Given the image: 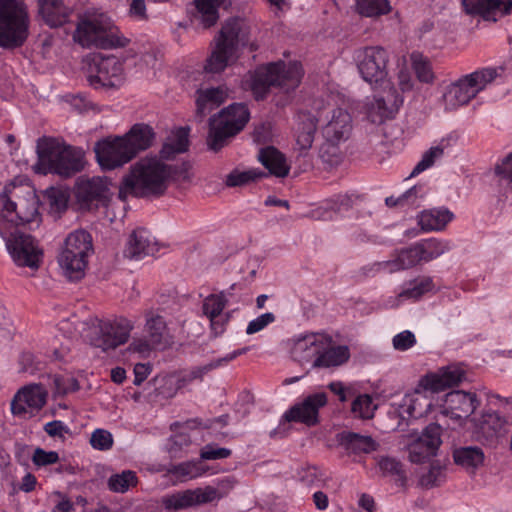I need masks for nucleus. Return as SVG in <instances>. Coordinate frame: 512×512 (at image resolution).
Returning a JSON list of instances; mask_svg holds the SVG:
<instances>
[{
	"mask_svg": "<svg viewBox=\"0 0 512 512\" xmlns=\"http://www.w3.org/2000/svg\"><path fill=\"white\" fill-rule=\"evenodd\" d=\"M188 136L189 129L178 128L167 137L160 156H146L135 162L120 183L119 199L126 201L131 196L160 195L172 182L190 181L192 174L188 165L171 166L163 161L185 152L189 145Z\"/></svg>",
	"mask_w": 512,
	"mask_h": 512,
	"instance_id": "1",
	"label": "nucleus"
},
{
	"mask_svg": "<svg viewBox=\"0 0 512 512\" xmlns=\"http://www.w3.org/2000/svg\"><path fill=\"white\" fill-rule=\"evenodd\" d=\"M465 377L463 368L457 364L441 367L422 376L415 387L406 392L401 402L390 411V416L401 420L418 419L436 410L434 397L448 388L458 385Z\"/></svg>",
	"mask_w": 512,
	"mask_h": 512,
	"instance_id": "2",
	"label": "nucleus"
},
{
	"mask_svg": "<svg viewBox=\"0 0 512 512\" xmlns=\"http://www.w3.org/2000/svg\"><path fill=\"white\" fill-rule=\"evenodd\" d=\"M291 358L299 363H312L317 368H332L345 364L350 358L347 345L336 344L326 331L304 332L287 342Z\"/></svg>",
	"mask_w": 512,
	"mask_h": 512,
	"instance_id": "3",
	"label": "nucleus"
},
{
	"mask_svg": "<svg viewBox=\"0 0 512 512\" xmlns=\"http://www.w3.org/2000/svg\"><path fill=\"white\" fill-rule=\"evenodd\" d=\"M39 196L26 180L16 178L4 187L0 194V234H8L14 226L38 223Z\"/></svg>",
	"mask_w": 512,
	"mask_h": 512,
	"instance_id": "4",
	"label": "nucleus"
},
{
	"mask_svg": "<svg viewBox=\"0 0 512 512\" xmlns=\"http://www.w3.org/2000/svg\"><path fill=\"white\" fill-rule=\"evenodd\" d=\"M73 40L83 48L115 49L129 44L112 18L100 10H88L78 16Z\"/></svg>",
	"mask_w": 512,
	"mask_h": 512,
	"instance_id": "5",
	"label": "nucleus"
},
{
	"mask_svg": "<svg viewBox=\"0 0 512 512\" xmlns=\"http://www.w3.org/2000/svg\"><path fill=\"white\" fill-rule=\"evenodd\" d=\"M303 69L298 62H275L257 67L249 72L243 80V88L250 90L259 100L266 97L271 86L285 91L294 90L301 82Z\"/></svg>",
	"mask_w": 512,
	"mask_h": 512,
	"instance_id": "6",
	"label": "nucleus"
},
{
	"mask_svg": "<svg viewBox=\"0 0 512 512\" xmlns=\"http://www.w3.org/2000/svg\"><path fill=\"white\" fill-rule=\"evenodd\" d=\"M344 100L340 94L325 93L312 102V111L323 121L322 135L325 141L337 146L351 135L353 121L350 113L342 107Z\"/></svg>",
	"mask_w": 512,
	"mask_h": 512,
	"instance_id": "7",
	"label": "nucleus"
},
{
	"mask_svg": "<svg viewBox=\"0 0 512 512\" xmlns=\"http://www.w3.org/2000/svg\"><path fill=\"white\" fill-rule=\"evenodd\" d=\"M92 253L93 242L88 232L76 230L68 234L58 256L62 274L69 280L83 278Z\"/></svg>",
	"mask_w": 512,
	"mask_h": 512,
	"instance_id": "8",
	"label": "nucleus"
},
{
	"mask_svg": "<svg viewBox=\"0 0 512 512\" xmlns=\"http://www.w3.org/2000/svg\"><path fill=\"white\" fill-rule=\"evenodd\" d=\"M497 76V69L487 67L460 77L451 83L443 94L445 109L455 110L467 105L480 92L485 90Z\"/></svg>",
	"mask_w": 512,
	"mask_h": 512,
	"instance_id": "9",
	"label": "nucleus"
},
{
	"mask_svg": "<svg viewBox=\"0 0 512 512\" xmlns=\"http://www.w3.org/2000/svg\"><path fill=\"white\" fill-rule=\"evenodd\" d=\"M82 336L103 350L116 348L128 341L134 327L131 320L119 317L113 320L91 319L80 323Z\"/></svg>",
	"mask_w": 512,
	"mask_h": 512,
	"instance_id": "10",
	"label": "nucleus"
},
{
	"mask_svg": "<svg viewBox=\"0 0 512 512\" xmlns=\"http://www.w3.org/2000/svg\"><path fill=\"white\" fill-rule=\"evenodd\" d=\"M84 166V151L77 147L51 143L47 150L39 151L38 162L33 166L36 173H56L70 176Z\"/></svg>",
	"mask_w": 512,
	"mask_h": 512,
	"instance_id": "11",
	"label": "nucleus"
},
{
	"mask_svg": "<svg viewBox=\"0 0 512 512\" xmlns=\"http://www.w3.org/2000/svg\"><path fill=\"white\" fill-rule=\"evenodd\" d=\"M29 15L23 0H0V46L17 47L29 32Z\"/></svg>",
	"mask_w": 512,
	"mask_h": 512,
	"instance_id": "12",
	"label": "nucleus"
},
{
	"mask_svg": "<svg viewBox=\"0 0 512 512\" xmlns=\"http://www.w3.org/2000/svg\"><path fill=\"white\" fill-rule=\"evenodd\" d=\"M478 406L477 395L463 390L448 392L435 402V409L449 421L450 425L466 431L475 419L472 415Z\"/></svg>",
	"mask_w": 512,
	"mask_h": 512,
	"instance_id": "13",
	"label": "nucleus"
},
{
	"mask_svg": "<svg viewBox=\"0 0 512 512\" xmlns=\"http://www.w3.org/2000/svg\"><path fill=\"white\" fill-rule=\"evenodd\" d=\"M250 118L244 104H232L210 119L208 145L212 150L224 146L227 139L241 131Z\"/></svg>",
	"mask_w": 512,
	"mask_h": 512,
	"instance_id": "14",
	"label": "nucleus"
},
{
	"mask_svg": "<svg viewBox=\"0 0 512 512\" xmlns=\"http://www.w3.org/2000/svg\"><path fill=\"white\" fill-rule=\"evenodd\" d=\"M382 90L363 102L359 113L362 120L371 124L379 125L387 119L392 118L403 103V97L391 84L381 86Z\"/></svg>",
	"mask_w": 512,
	"mask_h": 512,
	"instance_id": "15",
	"label": "nucleus"
},
{
	"mask_svg": "<svg viewBox=\"0 0 512 512\" xmlns=\"http://www.w3.org/2000/svg\"><path fill=\"white\" fill-rule=\"evenodd\" d=\"M358 71L364 81L373 86H386L388 77V52L378 46L359 49L355 53Z\"/></svg>",
	"mask_w": 512,
	"mask_h": 512,
	"instance_id": "16",
	"label": "nucleus"
},
{
	"mask_svg": "<svg viewBox=\"0 0 512 512\" xmlns=\"http://www.w3.org/2000/svg\"><path fill=\"white\" fill-rule=\"evenodd\" d=\"M87 73L89 83L95 88H117L126 79L123 62L115 56L93 55Z\"/></svg>",
	"mask_w": 512,
	"mask_h": 512,
	"instance_id": "17",
	"label": "nucleus"
},
{
	"mask_svg": "<svg viewBox=\"0 0 512 512\" xmlns=\"http://www.w3.org/2000/svg\"><path fill=\"white\" fill-rule=\"evenodd\" d=\"M13 262L19 267L38 269L43 258V251L38 243L29 235L7 234L2 236Z\"/></svg>",
	"mask_w": 512,
	"mask_h": 512,
	"instance_id": "18",
	"label": "nucleus"
},
{
	"mask_svg": "<svg viewBox=\"0 0 512 512\" xmlns=\"http://www.w3.org/2000/svg\"><path fill=\"white\" fill-rule=\"evenodd\" d=\"M442 428L440 425L429 424L420 434H411L407 444L409 459L413 463H423L436 455L442 444Z\"/></svg>",
	"mask_w": 512,
	"mask_h": 512,
	"instance_id": "19",
	"label": "nucleus"
},
{
	"mask_svg": "<svg viewBox=\"0 0 512 512\" xmlns=\"http://www.w3.org/2000/svg\"><path fill=\"white\" fill-rule=\"evenodd\" d=\"M48 393L39 384H30L20 388L11 401V413L21 418L36 415L46 404Z\"/></svg>",
	"mask_w": 512,
	"mask_h": 512,
	"instance_id": "20",
	"label": "nucleus"
},
{
	"mask_svg": "<svg viewBox=\"0 0 512 512\" xmlns=\"http://www.w3.org/2000/svg\"><path fill=\"white\" fill-rule=\"evenodd\" d=\"M111 187L112 183L107 178L81 179L76 186V197L88 209L105 206L112 197Z\"/></svg>",
	"mask_w": 512,
	"mask_h": 512,
	"instance_id": "21",
	"label": "nucleus"
},
{
	"mask_svg": "<svg viewBox=\"0 0 512 512\" xmlns=\"http://www.w3.org/2000/svg\"><path fill=\"white\" fill-rule=\"evenodd\" d=\"M94 151L101 168L107 170L121 167L133 158L121 136L98 141Z\"/></svg>",
	"mask_w": 512,
	"mask_h": 512,
	"instance_id": "22",
	"label": "nucleus"
},
{
	"mask_svg": "<svg viewBox=\"0 0 512 512\" xmlns=\"http://www.w3.org/2000/svg\"><path fill=\"white\" fill-rule=\"evenodd\" d=\"M327 401V395L324 392L311 394L287 410L284 413V418L289 422H300L313 426L319 421V409L324 407Z\"/></svg>",
	"mask_w": 512,
	"mask_h": 512,
	"instance_id": "23",
	"label": "nucleus"
},
{
	"mask_svg": "<svg viewBox=\"0 0 512 512\" xmlns=\"http://www.w3.org/2000/svg\"><path fill=\"white\" fill-rule=\"evenodd\" d=\"M318 118L312 111H302L297 114L294 126V149L304 155L311 149L317 131Z\"/></svg>",
	"mask_w": 512,
	"mask_h": 512,
	"instance_id": "24",
	"label": "nucleus"
},
{
	"mask_svg": "<svg viewBox=\"0 0 512 512\" xmlns=\"http://www.w3.org/2000/svg\"><path fill=\"white\" fill-rule=\"evenodd\" d=\"M227 303L228 299L224 292L211 294L203 300V314L209 319L211 330L216 336L224 332L228 322V313L224 312Z\"/></svg>",
	"mask_w": 512,
	"mask_h": 512,
	"instance_id": "25",
	"label": "nucleus"
},
{
	"mask_svg": "<svg viewBox=\"0 0 512 512\" xmlns=\"http://www.w3.org/2000/svg\"><path fill=\"white\" fill-rule=\"evenodd\" d=\"M251 28L242 18H230L222 25V28L215 40L238 50L241 46L249 44Z\"/></svg>",
	"mask_w": 512,
	"mask_h": 512,
	"instance_id": "26",
	"label": "nucleus"
},
{
	"mask_svg": "<svg viewBox=\"0 0 512 512\" xmlns=\"http://www.w3.org/2000/svg\"><path fill=\"white\" fill-rule=\"evenodd\" d=\"M159 251L155 237L146 229L135 230L127 242L124 254L130 259H141Z\"/></svg>",
	"mask_w": 512,
	"mask_h": 512,
	"instance_id": "27",
	"label": "nucleus"
},
{
	"mask_svg": "<svg viewBox=\"0 0 512 512\" xmlns=\"http://www.w3.org/2000/svg\"><path fill=\"white\" fill-rule=\"evenodd\" d=\"M463 6L469 14H478L487 20L496 21L499 16L511 11L512 0H463Z\"/></svg>",
	"mask_w": 512,
	"mask_h": 512,
	"instance_id": "28",
	"label": "nucleus"
},
{
	"mask_svg": "<svg viewBox=\"0 0 512 512\" xmlns=\"http://www.w3.org/2000/svg\"><path fill=\"white\" fill-rule=\"evenodd\" d=\"M132 157L143 150L152 146L155 133L153 129L146 124H135L123 136H121Z\"/></svg>",
	"mask_w": 512,
	"mask_h": 512,
	"instance_id": "29",
	"label": "nucleus"
},
{
	"mask_svg": "<svg viewBox=\"0 0 512 512\" xmlns=\"http://www.w3.org/2000/svg\"><path fill=\"white\" fill-rule=\"evenodd\" d=\"M214 43V48L204 66L205 71L208 73H220L226 67L232 65L238 58V50L217 40H214Z\"/></svg>",
	"mask_w": 512,
	"mask_h": 512,
	"instance_id": "30",
	"label": "nucleus"
},
{
	"mask_svg": "<svg viewBox=\"0 0 512 512\" xmlns=\"http://www.w3.org/2000/svg\"><path fill=\"white\" fill-rule=\"evenodd\" d=\"M453 218L454 214L447 208H431L417 215V223L423 232L441 231Z\"/></svg>",
	"mask_w": 512,
	"mask_h": 512,
	"instance_id": "31",
	"label": "nucleus"
},
{
	"mask_svg": "<svg viewBox=\"0 0 512 512\" xmlns=\"http://www.w3.org/2000/svg\"><path fill=\"white\" fill-rule=\"evenodd\" d=\"M39 13L50 27H59L68 22L71 10L62 0H38Z\"/></svg>",
	"mask_w": 512,
	"mask_h": 512,
	"instance_id": "32",
	"label": "nucleus"
},
{
	"mask_svg": "<svg viewBox=\"0 0 512 512\" xmlns=\"http://www.w3.org/2000/svg\"><path fill=\"white\" fill-rule=\"evenodd\" d=\"M228 98L225 87L200 88L195 94L197 114L205 116L211 110L221 105Z\"/></svg>",
	"mask_w": 512,
	"mask_h": 512,
	"instance_id": "33",
	"label": "nucleus"
},
{
	"mask_svg": "<svg viewBox=\"0 0 512 512\" xmlns=\"http://www.w3.org/2000/svg\"><path fill=\"white\" fill-rule=\"evenodd\" d=\"M259 162L276 177H286L290 171V165L283 153L272 146L260 149L258 153Z\"/></svg>",
	"mask_w": 512,
	"mask_h": 512,
	"instance_id": "34",
	"label": "nucleus"
},
{
	"mask_svg": "<svg viewBox=\"0 0 512 512\" xmlns=\"http://www.w3.org/2000/svg\"><path fill=\"white\" fill-rule=\"evenodd\" d=\"M421 263L416 245L397 252L391 259L378 264L379 270L387 273H394L400 270L411 268Z\"/></svg>",
	"mask_w": 512,
	"mask_h": 512,
	"instance_id": "35",
	"label": "nucleus"
},
{
	"mask_svg": "<svg viewBox=\"0 0 512 512\" xmlns=\"http://www.w3.org/2000/svg\"><path fill=\"white\" fill-rule=\"evenodd\" d=\"M168 474L175 477L179 482H187L205 475H213L215 471L211 470L200 460L186 461L172 465L167 470Z\"/></svg>",
	"mask_w": 512,
	"mask_h": 512,
	"instance_id": "36",
	"label": "nucleus"
},
{
	"mask_svg": "<svg viewBox=\"0 0 512 512\" xmlns=\"http://www.w3.org/2000/svg\"><path fill=\"white\" fill-rule=\"evenodd\" d=\"M505 424L506 421L497 413H488L482 416L479 423L474 419L472 424L467 427V432H470L477 438H490L499 435Z\"/></svg>",
	"mask_w": 512,
	"mask_h": 512,
	"instance_id": "37",
	"label": "nucleus"
},
{
	"mask_svg": "<svg viewBox=\"0 0 512 512\" xmlns=\"http://www.w3.org/2000/svg\"><path fill=\"white\" fill-rule=\"evenodd\" d=\"M196 17L206 28L213 26L219 19V9H227L231 0H194Z\"/></svg>",
	"mask_w": 512,
	"mask_h": 512,
	"instance_id": "38",
	"label": "nucleus"
},
{
	"mask_svg": "<svg viewBox=\"0 0 512 512\" xmlns=\"http://www.w3.org/2000/svg\"><path fill=\"white\" fill-rule=\"evenodd\" d=\"M484 453L476 446L459 447L453 451V460L456 465L469 473L475 472L484 463Z\"/></svg>",
	"mask_w": 512,
	"mask_h": 512,
	"instance_id": "39",
	"label": "nucleus"
},
{
	"mask_svg": "<svg viewBox=\"0 0 512 512\" xmlns=\"http://www.w3.org/2000/svg\"><path fill=\"white\" fill-rule=\"evenodd\" d=\"M421 262H430L451 250L448 240L429 238L415 244Z\"/></svg>",
	"mask_w": 512,
	"mask_h": 512,
	"instance_id": "40",
	"label": "nucleus"
},
{
	"mask_svg": "<svg viewBox=\"0 0 512 512\" xmlns=\"http://www.w3.org/2000/svg\"><path fill=\"white\" fill-rule=\"evenodd\" d=\"M377 404L372 395L361 393L360 388L357 393L352 397L350 412L354 418L357 419H371L374 417Z\"/></svg>",
	"mask_w": 512,
	"mask_h": 512,
	"instance_id": "41",
	"label": "nucleus"
},
{
	"mask_svg": "<svg viewBox=\"0 0 512 512\" xmlns=\"http://www.w3.org/2000/svg\"><path fill=\"white\" fill-rule=\"evenodd\" d=\"M138 478L134 471L125 470L115 473L108 478L107 485L114 493H126L129 489L136 487Z\"/></svg>",
	"mask_w": 512,
	"mask_h": 512,
	"instance_id": "42",
	"label": "nucleus"
},
{
	"mask_svg": "<svg viewBox=\"0 0 512 512\" xmlns=\"http://www.w3.org/2000/svg\"><path fill=\"white\" fill-rule=\"evenodd\" d=\"M355 8L365 17H378L391 11L389 0H355Z\"/></svg>",
	"mask_w": 512,
	"mask_h": 512,
	"instance_id": "43",
	"label": "nucleus"
},
{
	"mask_svg": "<svg viewBox=\"0 0 512 512\" xmlns=\"http://www.w3.org/2000/svg\"><path fill=\"white\" fill-rule=\"evenodd\" d=\"M447 147V143L442 141L441 143L432 146L429 150H427L421 160L414 167L411 176L418 175L423 171L432 167L438 160H440L444 155V150Z\"/></svg>",
	"mask_w": 512,
	"mask_h": 512,
	"instance_id": "44",
	"label": "nucleus"
},
{
	"mask_svg": "<svg viewBox=\"0 0 512 512\" xmlns=\"http://www.w3.org/2000/svg\"><path fill=\"white\" fill-rule=\"evenodd\" d=\"M160 503L164 509L169 511L184 510L192 507L189 489L164 495Z\"/></svg>",
	"mask_w": 512,
	"mask_h": 512,
	"instance_id": "45",
	"label": "nucleus"
},
{
	"mask_svg": "<svg viewBox=\"0 0 512 512\" xmlns=\"http://www.w3.org/2000/svg\"><path fill=\"white\" fill-rule=\"evenodd\" d=\"M265 176L266 173L257 168H249L246 170L236 169L227 176L226 184L231 187L241 186L261 179Z\"/></svg>",
	"mask_w": 512,
	"mask_h": 512,
	"instance_id": "46",
	"label": "nucleus"
},
{
	"mask_svg": "<svg viewBox=\"0 0 512 512\" xmlns=\"http://www.w3.org/2000/svg\"><path fill=\"white\" fill-rule=\"evenodd\" d=\"M445 480V468L440 463H432L419 475L418 484L424 488L440 485Z\"/></svg>",
	"mask_w": 512,
	"mask_h": 512,
	"instance_id": "47",
	"label": "nucleus"
},
{
	"mask_svg": "<svg viewBox=\"0 0 512 512\" xmlns=\"http://www.w3.org/2000/svg\"><path fill=\"white\" fill-rule=\"evenodd\" d=\"M189 494L192 507L216 502L221 499V493L214 489L212 485L189 489Z\"/></svg>",
	"mask_w": 512,
	"mask_h": 512,
	"instance_id": "48",
	"label": "nucleus"
},
{
	"mask_svg": "<svg viewBox=\"0 0 512 512\" xmlns=\"http://www.w3.org/2000/svg\"><path fill=\"white\" fill-rule=\"evenodd\" d=\"M412 68L420 82L430 83L434 79V74L430 62L426 57L418 52H413L410 55Z\"/></svg>",
	"mask_w": 512,
	"mask_h": 512,
	"instance_id": "49",
	"label": "nucleus"
},
{
	"mask_svg": "<svg viewBox=\"0 0 512 512\" xmlns=\"http://www.w3.org/2000/svg\"><path fill=\"white\" fill-rule=\"evenodd\" d=\"M344 439L348 448L353 452L369 453L376 449V443L370 436L348 433Z\"/></svg>",
	"mask_w": 512,
	"mask_h": 512,
	"instance_id": "50",
	"label": "nucleus"
},
{
	"mask_svg": "<svg viewBox=\"0 0 512 512\" xmlns=\"http://www.w3.org/2000/svg\"><path fill=\"white\" fill-rule=\"evenodd\" d=\"M246 351V349H239V350H235L229 354H227L224 358L222 359H219L213 363H210L209 365H206V366H203V367H197V368H194L190 371H187L186 374L188 375L190 381H194V380H201L203 378V376L210 370L214 369V368H217L221 365H223L224 363H227V362H230L232 360H234L235 358H237L238 356L242 355L244 352Z\"/></svg>",
	"mask_w": 512,
	"mask_h": 512,
	"instance_id": "51",
	"label": "nucleus"
},
{
	"mask_svg": "<svg viewBox=\"0 0 512 512\" xmlns=\"http://www.w3.org/2000/svg\"><path fill=\"white\" fill-rule=\"evenodd\" d=\"M45 196L52 211L60 212L67 207L69 193L66 189L51 187L45 191Z\"/></svg>",
	"mask_w": 512,
	"mask_h": 512,
	"instance_id": "52",
	"label": "nucleus"
},
{
	"mask_svg": "<svg viewBox=\"0 0 512 512\" xmlns=\"http://www.w3.org/2000/svg\"><path fill=\"white\" fill-rule=\"evenodd\" d=\"M31 460L36 468L42 469L57 464L60 460V457L56 451L45 450L43 448L37 447L33 451Z\"/></svg>",
	"mask_w": 512,
	"mask_h": 512,
	"instance_id": "53",
	"label": "nucleus"
},
{
	"mask_svg": "<svg viewBox=\"0 0 512 512\" xmlns=\"http://www.w3.org/2000/svg\"><path fill=\"white\" fill-rule=\"evenodd\" d=\"M328 388L331 392L338 396L341 402H346L349 398H352L359 389L358 383L344 384L341 381H333L329 383Z\"/></svg>",
	"mask_w": 512,
	"mask_h": 512,
	"instance_id": "54",
	"label": "nucleus"
},
{
	"mask_svg": "<svg viewBox=\"0 0 512 512\" xmlns=\"http://www.w3.org/2000/svg\"><path fill=\"white\" fill-rule=\"evenodd\" d=\"M418 300L417 296L414 294L412 287L409 282L403 284L401 290L395 296L389 297L385 301V305L388 308H397L404 304L407 301H416Z\"/></svg>",
	"mask_w": 512,
	"mask_h": 512,
	"instance_id": "55",
	"label": "nucleus"
},
{
	"mask_svg": "<svg viewBox=\"0 0 512 512\" xmlns=\"http://www.w3.org/2000/svg\"><path fill=\"white\" fill-rule=\"evenodd\" d=\"M90 444L94 449L100 451L109 450L113 445V436L105 429H96L91 434Z\"/></svg>",
	"mask_w": 512,
	"mask_h": 512,
	"instance_id": "56",
	"label": "nucleus"
},
{
	"mask_svg": "<svg viewBox=\"0 0 512 512\" xmlns=\"http://www.w3.org/2000/svg\"><path fill=\"white\" fill-rule=\"evenodd\" d=\"M147 331L149 333L151 343L159 345L161 343L162 335L165 331V323L160 316H152L147 319Z\"/></svg>",
	"mask_w": 512,
	"mask_h": 512,
	"instance_id": "57",
	"label": "nucleus"
},
{
	"mask_svg": "<svg viewBox=\"0 0 512 512\" xmlns=\"http://www.w3.org/2000/svg\"><path fill=\"white\" fill-rule=\"evenodd\" d=\"M275 321V315L271 312H266L264 314L259 315L255 319L251 320L247 327L246 333L248 335H252L258 333L265 329L268 325Z\"/></svg>",
	"mask_w": 512,
	"mask_h": 512,
	"instance_id": "58",
	"label": "nucleus"
},
{
	"mask_svg": "<svg viewBox=\"0 0 512 512\" xmlns=\"http://www.w3.org/2000/svg\"><path fill=\"white\" fill-rule=\"evenodd\" d=\"M415 344H416V337L409 330H404V331L396 334L392 338L393 348L398 351H406V350L412 348Z\"/></svg>",
	"mask_w": 512,
	"mask_h": 512,
	"instance_id": "59",
	"label": "nucleus"
},
{
	"mask_svg": "<svg viewBox=\"0 0 512 512\" xmlns=\"http://www.w3.org/2000/svg\"><path fill=\"white\" fill-rule=\"evenodd\" d=\"M159 381L158 389L164 396L173 397L179 391L178 382L176 381L174 373L162 376Z\"/></svg>",
	"mask_w": 512,
	"mask_h": 512,
	"instance_id": "60",
	"label": "nucleus"
},
{
	"mask_svg": "<svg viewBox=\"0 0 512 512\" xmlns=\"http://www.w3.org/2000/svg\"><path fill=\"white\" fill-rule=\"evenodd\" d=\"M231 451L227 448L206 445L202 448L200 456L203 460H216L229 457Z\"/></svg>",
	"mask_w": 512,
	"mask_h": 512,
	"instance_id": "61",
	"label": "nucleus"
},
{
	"mask_svg": "<svg viewBox=\"0 0 512 512\" xmlns=\"http://www.w3.org/2000/svg\"><path fill=\"white\" fill-rule=\"evenodd\" d=\"M54 383L56 386V390L60 394H66L69 392L76 391L79 388V385L75 378L73 377H64V376H57L54 379Z\"/></svg>",
	"mask_w": 512,
	"mask_h": 512,
	"instance_id": "62",
	"label": "nucleus"
},
{
	"mask_svg": "<svg viewBox=\"0 0 512 512\" xmlns=\"http://www.w3.org/2000/svg\"><path fill=\"white\" fill-rule=\"evenodd\" d=\"M409 284L418 299L433 289V282L429 277H422L411 280L409 281Z\"/></svg>",
	"mask_w": 512,
	"mask_h": 512,
	"instance_id": "63",
	"label": "nucleus"
},
{
	"mask_svg": "<svg viewBox=\"0 0 512 512\" xmlns=\"http://www.w3.org/2000/svg\"><path fill=\"white\" fill-rule=\"evenodd\" d=\"M128 14L137 21L148 19L147 8L144 0H132L129 6Z\"/></svg>",
	"mask_w": 512,
	"mask_h": 512,
	"instance_id": "64",
	"label": "nucleus"
}]
</instances>
